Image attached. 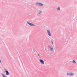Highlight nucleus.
Instances as JSON below:
<instances>
[{
  "mask_svg": "<svg viewBox=\"0 0 77 77\" xmlns=\"http://www.w3.org/2000/svg\"><path fill=\"white\" fill-rule=\"evenodd\" d=\"M67 75L69 76H74V73L72 72H67Z\"/></svg>",
  "mask_w": 77,
  "mask_h": 77,
  "instance_id": "nucleus-1",
  "label": "nucleus"
},
{
  "mask_svg": "<svg viewBox=\"0 0 77 77\" xmlns=\"http://www.w3.org/2000/svg\"><path fill=\"white\" fill-rule=\"evenodd\" d=\"M35 5L39 6H43L44 5L41 3L40 2H36L35 3Z\"/></svg>",
  "mask_w": 77,
  "mask_h": 77,
  "instance_id": "nucleus-2",
  "label": "nucleus"
},
{
  "mask_svg": "<svg viewBox=\"0 0 77 77\" xmlns=\"http://www.w3.org/2000/svg\"><path fill=\"white\" fill-rule=\"evenodd\" d=\"M47 32L48 36H50V37H51V32H50V31H49L48 30H47Z\"/></svg>",
  "mask_w": 77,
  "mask_h": 77,
  "instance_id": "nucleus-3",
  "label": "nucleus"
},
{
  "mask_svg": "<svg viewBox=\"0 0 77 77\" xmlns=\"http://www.w3.org/2000/svg\"><path fill=\"white\" fill-rule=\"evenodd\" d=\"M27 24H28L30 26H35V25L33 23H31L30 22H27Z\"/></svg>",
  "mask_w": 77,
  "mask_h": 77,
  "instance_id": "nucleus-4",
  "label": "nucleus"
},
{
  "mask_svg": "<svg viewBox=\"0 0 77 77\" xmlns=\"http://www.w3.org/2000/svg\"><path fill=\"white\" fill-rule=\"evenodd\" d=\"M39 62H40L41 64H42V65H44V61L40 59Z\"/></svg>",
  "mask_w": 77,
  "mask_h": 77,
  "instance_id": "nucleus-5",
  "label": "nucleus"
},
{
  "mask_svg": "<svg viewBox=\"0 0 77 77\" xmlns=\"http://www.w3.org/2000/svg\"><path fill=\"white\" fill-rule=\"evenodd\" d=\"M38 13L37 14V15H38L39 14H41L42 13V11L41 10H39L38 11Z\"/></svg>",
  "mask_w": 77,
  "mask_h": 77,
  "instance_id": "nucleus-6",
  "label": "nucleus"
},
{
  "mask_svg": "<svg viewBox=\"0 0 77 77\" xmlns=\"http://www.w3.org/2000/svg\"><path fill=\"white\" fill-rule=\"evenodd\" d=\"M57 11H59L60 10V7L59 6H58L57 8H56Z\"/></svg>",
  "mask_w": 77,
  "mask_h": 77,
  "instance_id": "nucleus-7",
  "label": "nucleus"
},
{
  "mask_svg": "<svg viewBox=\"0 0 77 77\" xmlns=\"http://www.w3.org/2000/svg\"><path fill=\"white\" fill-rule=\"evenodd\" d=\"M5 73L7 75H9V72H8V71L6 70L5 71Z\"/></svg>",
  "mask_w": 77,
  "mask_h": 77,
  "instance_id": "nucleus-8",
  "label": "nucleus"
},
{
  "mask_svg": "<svg viewBox=\"0 0 77 77\" xmlns=\"http://www.w3.org/2000/svg\"><path fill=\"white\" fill-rule=\"evenodd\" d=\"M72 62L73 63H76V62L74 60H73Z\"/></svg>",
  "mask_w": 77,
  "mask_h": 77,
  "instance_id": "nucleus-9",
  "label": "nucleus"
},
{
  "mask_svg": "<svg viewBox=\"0 0 77 77\" xmlns=\"http://www.w3.org/2000/svg\"><path fill=\"white\" fill-rule=\"evenodd\" d=\"M71 53V51H68V54H70V53Z\"/></svg>",
  "mask_w": 77,
  "mask_h": 77,
  "instance_id": "nucleus-10",
  "label": "nucleus"
},
{
  "mask_svg": "<svg viewBox=\"0 0 77 77\" xmlns=\"http://www.w3.org/2000/svg\"><path fill=\"white\" fill-rule=\"evenodd\" d=\"M51 51H53V48H51L50 49Z\"/></svg>",
  "mask_w": 77,
  "mask_h": 77,
  "instance_id": "nucleus-11",
  "label": "nucleus"
},
{
  "mask_svg": "<svg viewBox=\"0 0 77 77\" xmlns=\"http://www.w3.org/2000/svg\"><path fill=\"white\" fill-rule=\"evenodd\" d=\"M37 55L39 57V58H41V56H40V55H39V54H38Z\"/></svg>",
  "mask_w": 77,
  "mask_h": 77,
  "instance_id": "nucleus-12",
  "label": "nucleus"
},
{
  "mask_svg": "<svg viewBox=\"0 0 77 77\" xmlns=\"http://www.w3.org/2000/svg\"><path fill=\"white\" fill-rule=\"evenodd\" d=\"M51 42H52V44H54L53 42V41H52V40H51Z\"/></svg>",
  "mask_w": 77,
  "mask_h": 77,
  "instance_id": "nucleus-13",
  "label": "nucleus"
},
{
  "mask_svg": "<svg viewBox=\"0 0 77 77\" xmlns=\"http://www.w3.org/2000/svg\"><path fill=\"white\" fill-rule=\"evenodd\" d=\"M1 60H0V63H1Z\"/></svg>",
  "mask_w": 77,
  "mask_h": 77,
  "instance_id": "nucleus-14",
  "label": "nucleus"
},
{
  "mask_svg": "<svg viewBox=\"0 0 77 77\" xmlns=\"http://www.w3.org/2000/svg\"><path fill=\"white\" fill-rule=\"evenodd\" d=\"M33 51H34V52H35V50H33Z\"/></svg>",
  "mask_w": 77,
  "mask_h": 77,
  "instance_id": "nucleus-15",
  "label": "nucleus"
}]
</instances>
